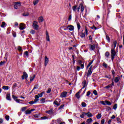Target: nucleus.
I'll use <instances>...</instances> for the list:
<instances>
[{
  "label": "nucleus",
  "mask_w": 124,
  "mask_h": 124,
  "mask_svg": "<svg viewBox=\"0 0 124 124\" xmlns=\"http://www.w3.org/2000/svg\"><path fill=\"white\" fill-rule=\"evenodd\" d=\"M110 54L112 62H114V59L117 56V52H116V49L114 48H111Z\"/></svg>",
  "instance_id": "obj_1"
},
{
  "label": "nucleus",
  "mask_w": 124,
  "mask_h": 124,
  "mask_svg": "<svg viewBox=\"0 0 124 124\" xmlns=\"http://www.w3.org/2000/svg\"><path fill=\"white\" fill-rule=\"evenodd\" d=\"M80 9H81L82 13V12H84V7L83 5V3H80L78 6V7L77 8V11H78V12H79V11H80Z\"/></svg>",
  "instance_id": "obj_2"
},
{
  "label": "nucleus",
  "mask_w": 124,
  "mask_h": 124,
  "mask_svg": "<svg viewBox=\"0 0 124 124\" xmlns=\"http://www.w3.org/2000/svg\"><path fill=\"white\" fill-rule=\"evenodd\" d=\"M53 104L56 105V106H60L61 105V100L59 98H56L54 101Z\"/></svg>",
  "instance_id": "obj_3"
},
{
  "label": "nucleus",
  "mask_w": 124,
  "mask_h": 124,
  "mask_svg": "<svg viewBox=\"0 0 124 124\" xmlns=\"http://www.w3.org/2000/svg\"><path fill=\"white\" fill-rule=\"evenodd\" d=\"M93 65H91L90 67L89 68L88 72H87V77H89L92 75V73H93Z\"/></svg>",
  "instance_id": "obj_4"
},
{
  "label": "nucleus",
  "mask_w": 124,
  "mask_h": 124,
  "mask_svg": "<svg viewBox=\"0 0 124 124\" xmlns=\"http://www.w3.org/2000/svg\"><path fill=\"white\" fill-rule=\"evenodd\" d=\"M86 35H88V29H87V28H85V32H81L80 33V37H81V38H84V37L86 36Z\"/></svg>",
  "instance_id": "obj_5"
},
{
  "label": "nucleus",
  "mask_w": 124,
  "mask_h": 124,
  "mask_svg": "<svg viewBox=\"0 0 124 124\" xmlns=\"http://www.w3.org/2000/svg\"><path fill=\"white\" fill-rule=\"evenodd\" d=\"M38 23L37 21H34L33 22L32 27L34 30H38V25H37Z\"/></svg>",
  "instance_id": "obj_6"
},
{
  "label": "nucleus",
  "mask_w": 124,
  "mask_h": 124,
  "mask_svg": "<svg viewBox=\"0 0 124 124\" xmlns=\"http://www.w3.org/2000/svg\"><path fill=\"white\" fill-rule=\"evenodd\" d=\"M20 6H21V2H16L14 7L15 9H18Z\"/></svg>",
  "instance_id": "obj_7"
},
{
  "label": "nucleus",
  "mask_w": 124,
  "mask_h": 124,
  "mask_svg": "<svg viewBox=\"0 0 124 124\" xmlns=\"http://www.w3.org/2000/svg\"><path fill=\"white\" fill-rule=\"evenodd\" d=\"M25 29H26V25L24 23H20L19 25V30L23 31V30H25Z\"/></svg>",
  "instance_id": "obj_8"
},
{
  "label": "nucleus",
  "mask_w": 124,
  "mask_h": 124,
  "mask_svg": "<svg viewBox=\"0 0 124 124\" xmlns=\"http://www.w3.org/2000/svg\"><path fill=\"white\" fill-rule=\"evenodd\" d=\"M49 63V58L47 57V56L45 57V66H47V64Z\"/></svg>",
  "instance_id": "obj_9"
},
{
  "label": "nucleus",
  "mask_w": 124,
  "mask_h": 124,
  "mask_svg": "<svg viewBox=\"0 0 124 124\" xmlns=\"http://www.w3.org/2000/svg\"><path fill=\"white\" fill-rule=\"evenodd\" d=\"M89 47L91 51H93L95 49V45H89Z\"/></svg>",
  "instance_id": "obj_10"
},
{
  "label": "nucleus",
  "mask_w": 124,
  "mask_h": 124,
  "mask_svg": "<svg viewBox=\"0 0 124 124\" xmlns=\"http://www.w3.org/2000/svg\"><path fill=\"white\" fill-rule=\"evenodd\" d=\"M105 58L106 60H108V59H110V52L107 51L105 53Z\"/></svg>",
  "instance_id": "obj_11"
},
{
  "label": "nucleus",
  "mask_w": 124,
  "mask_h": 124,
  "mask_svg": "<svg viewBox=\"0 0 124 124\" xmlns=\"http://www.w3.org/2000/svg\"><path fill=\"white\" fill-rule=\"evenodd\" d=\"M46 41L50 42V36H49V33H48L47 31H46Z\"/></svg>",
  "instance_id": "obj_12"
},
{
  "label": "nucleus",
  "mask_w": 124,
  "mask_h": 124,
  "mask_svg": "<svg viewBox=\"0 0 124 124\" xmlns=\"http://www.w3.org/2000/svg\"><path fill=\"white\" fill-rule=\"evenodd\" d=\"M46 114H48L49 115H52V114H53L54 113V109H53V108H51L49 110H46Z\"/></svg>",
  "instance_id": "obj_13"
},
{
  "label": "nucleus",
  "mask_w": 124,
  "mask_h": 124,
  "mask_svg": "<svg viewBox=\"0 0 124 124\" xmlns=\"http://www.w3.org/2000/svg\"><path fill=\"white\" fill-rule=\"evenodd\" d=\"M82 93V89H80L79 92H78L76 94V97L78 99H79L80 98V93Z\"/></svg>",
  "instance_id": "obj_14"
},
{
  "label": "nucleus",
  "mask_w": 124,
  "mask_h": 124,
  "mask_svg": "<svg viewBox=\"0 0 124 124\" xmlns=\"http://www.w3.org/2000/svg\"><path fill=\"white\" fill-rule=\"evenodd\" d=\"M28 78V74L26 72H23V75L22 76V79L24 80V79H27Z\"/></svg>",
  "instance_id": "obj_15"
},
{
  "label": "nucleus",
  "mask_w": 124,
  "mask_h": 124,
  "mask_svg": "<svg viewBox=\"0 0 124 124\" xmlns=\"http://www.w3.org/2000/svg\"><path fill=\"white\" fill-rule=\"evenodd\" d=\"M67 95V92H63L61 94V97L62 98V97H66Z\"/></svg>",
  "instance_id": "obj_16"
},
{
  "label": "nucleus",
  "mask_w": 124,
  "mask_h": 124,
  "mask_svg": "<svg viewBox=\"0 0 124 124\" xmlns=\"http://www.w3.org/2000/svg\"><path fill=\"white\" fill-rule=\"evenodd\" d=\"M68 30H69V31H74V26L72 25H68Z\"/></svg>",
  "instance_id": "obj_17"
},
{
  "label": "nucleus",
  "mask_w": 124,
  "mask_h": 124,
  "mask_svg": "<svg viewBox=\"0 0 124 124\" xmlns=\"http://www.w3.org/2000/svg\"><path fill=\"white\" fill-rule=\"evenodd\" d=\"M85 115L87 116V117L88 118H92V117H93V114H92V113H91L90 112H88L87 113L85 112Z\"/></svg>",
  "instance_id": "obj_18"
},
{
  "label": "nucleus",
  "mask_w": 124,
  "mask_h": 124,
  "mask_svg": "<svg viewBox=\"0 0 124 124\" xmlns=\"http://www.w3.org/2000/svg\"><path fill=\"white\" fill-rule=\"evenodd\" d=\"M117 41H114L113 44L111 45V48H114V49L117 47Z\"/></svg>",
  "instance_id": "obj_19"
},
{
  "label": "nucleus",
  "mask_w": 124,
  "mask_h": 124,
  "mask_svg": "<svg viewBox=\"0 0 124 124\" xmlns=\"http://www.w3.org/2000/svg\"><path fill=\"white\" fill-rule=\"evenodd\" d=\"M83 87L82 89H84V88H86L87 87V81L86 80H84L82 82Z\"/></svg>",
  "instance_id": "obj_20"
},
{
  "label": "nucleus",
  "mask_w": 124,
  "mask_h": 124,
  "mask_svg": "<svg viewBox=\"0 0 124 124\" xmlns=\"http://www.w3.org/2000/svg\"><path fill=\"white\" fill-rule=\"evenodd\" d=\"M93 60H92L91 62H90L88 65H87L86 67V69H88L90 66H92V64H93Z\"/></svg>",
  "instance_id": "obj_21"
},
{
  "label": "nucleus",
  "mask_w": 124,
  "mask_h": 124,
  "mask_svg": "<svg viewBox=\"0 0 124 124\" xmlns=\"http://www.w3.org/2000/svg\"><path fill=\"white\" fill-rule=\"evenodd\" d=\"M35 78V75H32V76H31V77H30L31 82H32V80H34Z\"/></svg>",
  "instance_id": "obj_22"
},
{
  "label": "nucleus",
  "mask_w": 124,
  "mask_h": 124,
  "mask_svg": "<svg viewBox=\"0 0 124 124\" xmlns=\"http://www.w3.org/2000/svg\"><path fill=\"white\" fill-rule=\"evenodd\" d=\"M24 58H29V52L28 51H25L24 52Z\"/></svg>",
  "instance_id": "obj_23"
},
{
  "label": "nucleus",
  "mask_w": 124,
  "mask_h": 124,
  "mask_svg": "<svg viewBox=\"0 0 124 124\" xmlns=\"http://www.w3.org/2000/svg\"><path fill=\"white\" fill-rule=\"evenodd\" d=\"M120 77H116L115 79H114V82L115 83H118L119 81H120Z\"/></svg>",
  "instance_id": "obj_24"
},
{
  "label": "nucleus",
  "mask_w": 124,
  "mask_h": 124,
  "mask_svg": "<svg viewBox=\"0 0 124 124\" xmlns=\"http://www.w3.org/2000/svg\"><path fill=\"white\" fill-rule=\"evenodd\" d=\"M93 122V119L92 118H89L86 121V123H87L88 124H91V123Z\"/></svg>",
  "instance_id": "obj_25"
},
{
  "label": "nucleus",
  "mask_w": 124,
  "mask_h": 124,
  "mask_svg": "<svg viewBox=\"0 0 124 124\" xmlns=\"http://www.w3.org/2000/svg\"><path fill=\"white\" fill-rule=\"evenodd\" d=\"M38 98H39V96L37 95H36L35 96V99H34L35 102H38Z\"/></svg>",
  "instance_id": "obj_26"
},
{
  "label": "nucleus",
  "mask_w": 124,
  "mask_h": 124,
  "mask_svg": "<svg viewBox=\"0 0 124 124\" xmlns=\"http://www.w3.org/2000/svg\"><path fill=\"white\" fill-rule=\"evenodd\" d=\"M28 107H24L21 108V111L22 112H25V111H26V110H27Z\"/></svg>",
  "instance_id": "obj_27"
},
{
  "label": "nucleus",
  "mask_w": 124,
  "mask_h": 124,
  "mask_svg": "<svg viewBox=\"0 0 124 124\" xmlns=\"http://www.w3.org/2000/svg\"><path fill=\"white\" fill-rule=\"evenodd\" d=\"M77 28L78 31H80V29H81V25H80V23H79V22L77 23Z\"/></svg>",
  "instance_id": "obj_28"
},
{
  "label": "nucleus",
  "mask_w": 124,
  "mask_h": 124,
  "mask_svg": "<svg viewBox=\"0 0 124 124\" xmlns=\"http://www.w3.org/2000/svg\"><path fill=\"white\" fill-rule=\"evenodd\" d=\"M39 23H41V22H43V17L42 16H40L38 18Z\"/></svg>",
  "instance_id": "obj_29"
},
{
  "label": "nucleus",
  "mask_w": 124,
  "mask_h": 124,
  "mask_svg": "<svg viewBox=\"0 0 124 124\" xmlns=\"http://www.w3.org/2000/svg\"><path fill=\"white\" fill-rule=\"evenodd\" d=\"M31 110L29 109H27L26 111H25V113L26 115H29V114H31Z\"/></svg>",
  "instance_id": "obj_30"
},
{
  "label": "nucleus",
  "mask_w": 124,
  "mask_h": 124,
  "mask_svg": "<svg viewBox=\"0 0 124 124\" xmlns=\"http://www.w3.org/2000/svg\"><path fill=\"white\" fill-rule=\"evenodd\" d=\"M6 99L7 100H10V94H6Z\"/></svg>",
  "instance_id": "obj_31"
},
{
  "label": "nucleus",
  "mask_w": 124,
  "mask_h": 124,
  "mask_svg": "<svg viewBox=\"0 0 124 124\" xmlns=\"http://www.w3.org/2000/svg\"><path fill=\"white\" fill-rule=\"evenodd\" d=\"M106 105H111L112 103L108 101H105Z\"/></svg>",
  "instance_id": "obj_32"
},
{
  "label": "nucleus",
  "mask_w": 124,
  "mask_h": 124,
  "mask_svg": "<svg viewBox=\"0 0 124 124\" xmlns=\"http://www.w3.org/2000/svg\"><path fill=\"white\" fill-rule=\"evenodd\" d=\"M38 1H39V0H34L33 2L34 5H36V4L38 3Z\"/></svg>",
  "instance_id": "obj_33"
},
{
  "label": "nucleus",
  "mask_w": 124,
  "mask_h": 124,
  "mask_svg": "<svg viewBox=\"0 0 124 124\" xmlns=\"http://www.w3.org/2000/svg\"><path fill=\"white\" fill-rule=\"evenodd\" d=\"M64 31H67L68 30V26H63L62 27Z\"/></svg>",
  "instance_id": "obj_34"
},
{
  "label": "nucleus",
  "mask_w": 124,
  "mask_h": 124,
  "mask_svg": "<svg viewBox=\"0 0 124 124\" xmlns=\"http://www.w3.org/2000/svg\"><path fill=\"white\" fill-rule=\"evenodd\" d=\"M45 100H46L45 98H42L40 100L41 103L42 104L45 103Z\"/></svg>",
  "instance_id": "obj_35"
},
{
  "label": "nucleus",
  "mask_w": 124,
  "mask_h": 124,
  "mask_svg": "<svg viewBox=\"0 0 124 124\" xmlns=\"http://www.w3.org/2000/svg\"><path fill=\"white\" fill-rule=\"evenodd\" d=\"M44 93V92H42L41 93L38 94V96L39 97H42V96L43 95V94Z\"/></svg>",
  "instance_id": "obj_36"
},
{
  "label": "nucleus",
  "mask_w": 124,
  "mask_h": 124,
  "mask_svg": "<svg viewBox=\"0 0 124 124\" xmlns=\"http://www.w3.org/2000/svg\"><path fill=\"white\" fill-rule=\"evenodd\" d=\"M2 89H3V90H9V87H8V86H3V87H2Z\"/></svg>",
  "instance_id": "obj_37"
},
{
  "label": "nucleus",
  "mask_w": 124,
  "mask_h": 124,
  "mask_svg": "<svg viewBox=\"0 0 124 124\" xmlns=\"http://www.w3.org/2000/svg\"><path fill=\"white\" fill-rule=\"evenodd\" d=\"M85 115H86V112H83L82 114L80 115V118H85Z\"/></svg>",
  "instance_id": "obj_38"
},
{
  "label": "nucleus",
  "mask_w": 124,
  "mask_h": 124,
  "mask_svg": "<svg viewBox=\"0 0 124 124\" xmlns=\"http://www.w3.org/2000/svg\"><path fill=\"white\" fill-rule=\"evenodd\" d=\"M29 15H30V14L28 12L24 13L23 14V16H29Z\"/></svg>",
  "instance_id": "obj_39"
},
{
  "label": "nucleus",
  "mask_w": 124,
  "mask_h": 124,
  "mask_svg": "<svg viewBox=\"0 0 124 124\" xmlns=\"http://www.w3.org/2000/svg\"><path fill=\"white\" fill-rule=\"evenodd\" d=\"M103 66L104 67H105V68H107V67H108V65L107 63H106L105 62H104V63H103Z\"/></svg>",
  "instance_id": "obj_40"
},
{
  "label": "nucleus",
  "mask_w": 124,
  "mask_h": 124,
  "mask_svg": "<svg viewBox=\"0 0 124 124\" xmlns=\"http://www.w3.org/2000/svg\"><path fill=\"white\" fill-rule=\"evenodd\" d=\"M113 108L114 110H117V108H118V105H117V104H115L113 106Z\"/></svg>",
  "instance_id": "obj_41"
},
{
  "label": "nucleus",
  "mask_w": 124,
  "mask_h": 124,
  "mask_svg": "<svg viewBox=\"0 0 124 124\" xmlns=\"http://www.w3.org/2000/svg\"><path fill=\"white\" fill-rule=\"evenodd\" d=\"M36 89H38V84H36L34 85L32 91H33V90H36Z\"/></svg>",
  "instance_id": "obj_42"
},
{
  "label": "nucleus",
  "mask_w": 124,
  "mask_h": 124,
  "mask_svg": "<svg viewBox=\"0 0 124 124\" xmlns=\"http://www.w3.org/2000/svg\"><path fill=\"white\" fill-rule=\"evenodd\" d=\"M111 87H112V85L110 84L109 85H108V86L105 87V89H110V88H111Z\"/></svg>",
  "instance_id": "obj_43"
},
{
  "label": "nucleus",
  "mask_w": 124,
  "mask_h": 124,
  "mask_svg": "<svg viewBox=\"0 0 124 124\" xmlns=\"http://www.w3.org/2000/svg\"><path fill=\"white\" fill-rule=\"evenodd\" d=\"M34 103H36V102H35V101H31L29 102V104L31 105L34 104Z\"/></svg>",
  "instance_id": "obj_44"
},
{
  "label": "nucleus",
  "mask_w": 124,
  "mask_h": 124,
  "mask_svg": "<svg viewBox=\"0 0 124 124\" xmlns=\"http://www.w3.org/2000/svg\"><path fill=\"white\" fill-rule=\"evenodd\" d=\"M81 106H82V107H86V106H87V104H86V103L85 102H82L81 103Z\"/></svg>",
  "instance_id": "obj_45"
},
{
  "label": "nucleus",
  "mask_w": 124,
  "mask_h": 124,
  "mask_svg": "<svg viewBox=\"0 0 124 124\" xmlns=\"http://www.w3.org/2000/svg\"><path fill=\"white\" fill-rule=\"evenodd\" d=\"M97 119H100L101 118V114H98L96 115Z\"/></svg>",
  "instance_id": "obj_46"
},
{
  "label": "nucleus",
  "mask_w": 124,
  "mask_h": 124,
  "mask_svg": "<svg viewBox=\"0 0 124 124\" xmlns=\"http://www.w3.org/2000/svg\"><path fill=\"white\" fill-rule=\"evenodd\" d=\"M4 27H5V22H2V24L1 25V28H4Z\"/></svg>",
  "instance_id": "obj_47"
},
{
  "label": "nucleus",
  "mask_w": 124,
  "mask_h": 124,
  "mask_svg": "<svg viewBox=\"0 0 124 124\" xmlns=\"http://www.w3.org/2000/svg\"><path fill=\"white\" fill-rule=\"evenodd\" d=\"M100 103H101L103 105H106V103H105V101L104 102V101H100Z\"/></svg>",
  "instance_id": "obj_48"
},
{
  "label": "nucleus",
  "mask_w": 124,
  "mask_h": 124,
  "mask_svg": "<svg viewBox=\"0 0 124 124\" xmlns=\"http://www.w3.org/2000/svg\"><path fill=\"white\" fill-rule=\"evenodd\" d=\"M30 33L31 34H34V33H35V31L34 30H31L30 31Z\"/></svg>",
  "instance_id": "obj_49"
},
{
  "label": "nucleus",
  "mask_w": 124,
  "mask_h": 124,
  "mask_svg": "<svg viewBox=\"0 0 124 124\" xmlns=\"http://www.w3.org/2000/svg\"><path fill=\"white\" fill-rule=\"evenodd\" d=\"M51 91L52 89H51V88H49L46 91V93H51Z\"/></svg>",
  "instance_id": "obj_50"
},
{
  "label": "nucleus",
  "mask_w": 124,
  "mask_h": 124,
  "mask_svg": "<svg viewBox=\"0 0 124 124\" xmlns=\"http://www.w3.org/2000/svg\"><path fill=\"white\" fill-rule=\"evenodd\" d=\"M117 121L118 124H121L122 123V122L121 121V119H120L119 118H117Z\"/></svg>",
  "instance_id": "obj_51"
},
{
  "label": "nucleus",
  "mask_w": 124,
  "mask_h": 124,
  "mask_svg": "<svg viewBox=\"0 0 124 124\" xmlns=\"http://www.w3.org/2000/svg\"><path fill=\"white\" fill-rule=\"evenodd\" d=\"M106 39L108 40V42H110V37H109L108 35H106Z\"/></svg>",
  "instance_id": "obj_52"
},
{
  "label": "nucleus",
  "mask_w": 124,
  "mask_h": 124,
  "mask_svg": "<svg viewBox=\"0 0 124 124\" xmlns=\"http://www.w3.org/2000/svg\"><path fill=\"white\" fill-rule=\"evenodd\" d=\"M91 28L92 30H98V28H96L95 26H93Z\"/></svg>",
  "instance_id": "obj_53"
},
{
  "label": "nucleus",
  "mask_w": 124,
  "mask_h": 124,
  "mask_svg": "<svg viewBox=\"0 0 124 124\" xmlns=\"http://www.w3.org/2000/svg\"><path fill=\"white\" fill-rule=\"evenodd\" d=\"M111 72L112 73V75H113V77H115V75L116 74L115 71L114 70H111Z\"/></svg>",
  "instance_id": "obj_54"
},
{
  "label": "nucleus",
  "mask_w": 124,
  "mask_h": 124,
  "mask_svg": "<svg viewBox=\"0 0 124 124\" xmlns=\"http://www.w3.org/2000/svg\"><path fill=\"white\" fill-rule=\"evenodd\" d=\"M76 8H77V6H74L73 7V11H76Z\"/></svg>",
  "instance_id": "obj_55"
},
{
  "label": "nucleus",
  "mask_w": 124,
  "mask_h": 124,
  "mask_svg": "<svg viewBox=\"0 0 124 124\" xmlns=\"http://www.w3.org/2000/svg\"><path fill=\"white\" fill-rule=\"evenodd\" d=\"M4 63H5V62H2V61H1V62H0V66H2V65H3V64H4Z\"/></svg>",
  "instance_id": "obj_56"
},
{
  "label": "nucleus",
  "mask_w": 124,
  "mask_h": 124,
  "mask_svg": "<svg viewBox=\"0 0 124 124\" xmlns=\"http://www.w3.org/2000/svg\"><path fill=\"white\" fill-rule=\"evenodd\" d=\"M93 93H94L95 95H97V91H96V90H94L93 91Z\"/></svg>",
  "instance_id": "obj_57"
},
{
  "label": "nucleus",
  "mask_w": 124,
  "mask_h": 124,
  "mask_svg": "<svg viewBox=\"0 0 124 124\" xmlns=\"http://www.w3.org/2000/svg\"><path fill=\"white\" fill-rule=\"evenodd\" d=\"M18 51H19V52H21V51H22V47L18 46Z\"/></svg>",
  "instance_id": "obj_58"
},
{
  "label": "nucleus",
  "mask_w": 124,
  "mask_h": 124,
  "mask_svg": "<svg viewBox=\"0 0 124 124\" xmlns=\"http://www.w3.org/2000/svg\"><path fill=\"white\" fill-rule=\"evenodd\" d=\"M12 97H13V98H14V99L15 100H17V97L16 96H15L14 95H12Z\"/></svg>",
  "instance_id": "obj_59"
},
{
  "label": "nucleus",
  "mask_w": 124,
  "mask_h": 124,
  "mask_svg": "<svg viewBox=\"0 0 124 124\" xmlns=\"http://www.w3.org/2000/svg\"><path fill=\"white\" fill-rule=\"evenodd\" d=\"M5 119L7 121H9V116L6 115L5 116Z\"/></svg>",
  "instance_id": "obj_60"
},
{
  "label": "nucleus",
  "mask_w": 124,
  "mask_h": 124,
  "mask_svg": "<svg viewBox=\"0 0 124 124\" xmlns=\"http://www.w3.org/2000/svg\"><path fill=\"white\" fill-rule=\"evenodd\" d=\"M47 117L46 116H44L41 117V120H46Z\"/></svg>",
  "instance_id": "obj_61"
},
{
  "label": "nucleus",
  "mask_w": 124,
  "mask_h": 124,
  "mask_svg": "<svg viewBox=\"0 0 124 124\" xmlns=\"http://www.w3.org/2000/svg\"><path fill=\"white\" fill-rule=\"evenodd\" d=\"M90 94H91V92H90V91H88V92L87 93L86 96H89V95H90Z\"/></svg>",
  "instance_id": "obj_62"
},
{
  "label": "nucleus",
  "mask_w": 124,
  "mask_h": 124,
  "mask_svg": "<svg viewBox=\"0 0 124 124\" xmlns=\"http://www.w3.org/2000/svg\"><path fill=\"white\" fill-rule=\"evenodd\" d=\"M13 36H14V37H16V33L15 32H13Z\"/></svg>",
  "instance_id": "obj_63"
},
{
  "label": "nucleus",
  "mask_w": 124,
  "mask_h": 124,
  "mask_svg": "<svg viewBox=\"0 0 124 124\" xmlns=\"http://www.w3.org/2000/svg\"><path fill=\"white\" fill-rule=\"evenodd\" d=\"M16 87H17L16 83H14L13 85V88L14 89V88H16Z\"/></svg>",
  "instance_id": "obj_64"
}]
</instances>
